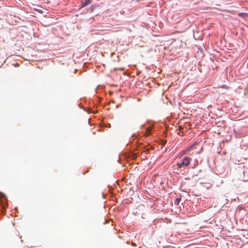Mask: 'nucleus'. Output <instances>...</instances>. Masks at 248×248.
<instances>
[{
    "label": "nucleus",
    "mask_w": 248,
    "mask_h": 248,
    "mask_svg": "<svg viewBox=\"0 0 248 248\" xmlns=\"http://www.w3.org/2000/svg\"><path fill=\"white\" fill-rule=\"evenodd\" d=\"M190 160L191 158L189 157H184V158L182 159L180 163H177V167L178 169H181L182 167L184 166H187L189 164Z\"/></svg>",
    "instance_id": "f257e3e1"
},
{
    "label": "nucleus",
    "mask_w": 248,
    "mask_h": 248,
    "mask_svg": "<svg viewBox=\"0 0 248 248\" xmlns=\"http://www.w3.org/2000/svg\"><path fill=\"white\" fill-rule=\"evenodd\" d=\"M7 197L6 195L2 193H0V204L1 205L2 208L5 209L7 207Z\"/></svg>",
    "instance_id": "f03ea898"
},
{
    "label": "nucleus",
    "mask_w": 248,
    "mask_h": 248,
    "mask_svg": "<svg viewBox=\"0 0 248 248\" xmlns=\"http://www.w3.org/2000/svg\"><path fill=\"white\" fill-rule=\"evenodd\" d=\"M154 126L153 124L150 125L148 127L146 128L144 135L145 136H148L151 135L152 129L154 128Z\"/></svg>",
    "instance_id": "7ed1b4c3"
},
{
    "label": "nucleus",
    "mask_w": 248,
    "mask_h": 248,
    "mask_svg": "<svg viewBox=\"0 0 248 248\" xmlns=\"http://www.w3.org/2000/svg\"><path fill=\"white\" fill-rule=\"evenodd\" d=\"M238 16L244 19H247L248 18V13L240 12L238 13Z\"/></svg>",
    "instance_id": "20e7f679"
},
{
    "label": "nucleus",
    "mask_w": 248,
    "mask_h": 248,
    "mask_svg": "<svg viewBox=\"0 0 248 248\" xmlns=\"http://www.w3.org/2000/svg\"><path fill=\"white\" fill-rule=\"evenodd\" d=\"M92 0H84L81 5L80 6L79 9H81L82 8H83L88 5H89L90 3H91Z\"/></svg>",
    "instance_id": "39448f33"
},
{
    "label": "nucleus",
    "mask_w": 248,
    "mask_h": 248,
    "mask_svg": "<svg viewBox=\"0 0 248 248\" xmlns=\"http://www.w3.org/2000/svg\"><path fill=\"white\" fill-rule=\"evenodd\" d=\"M99 7V5L97 4L92 5L90 8L88 9L89 11H90L91 12H93L94 11V10L97 8Z\"/></svg>",
    "instance_id": "423d86ee"
},
{
    "label": "nucleus",
    "mask_w": 248,
    "mask_h": 248,
    "mask_svg": "<svg viewBox=\"0 0 248 248\" xmlns=\"http://www.w3.org/2000/svg\"><path fill=\"white\" fill-rule=\"evenodd\" d=\"M219 169L220 170V175L222 176H225L227 175V172H226L223 168H219Z\"/></svg>",
    "instance_id": "0eeeda50"
},
{
    "label": "nucleus",
    "mask_w": 248,
    "mask_h": 248,
    "mask_svg": "<svg viewBox=\"0 0 248 248\" xmlns=\"http://www.w3.org/2000/svg\"><path fill=\"white\" fill-rule=\"evenodd\" d=\"M181 200V198H177L176 199L175 201H174V203L175 205H178Z\"/></svg>",
    "instance_id": "6e6552de"
},
{
    "label": "nucleus",
    "mask_w": 248,
    "mask_h": 248,
    "mask_svg": "<svg viewBox=\"0 0 248 248\" xmlns=\"http://www.w3.org/2000/svg\"><path fill=\"white\" fill-rule=\"evenodd\" d=\"M35 10L38 13H40V14H43L44 13V11L42 9H37V8H35Z\"/></svg>",
    "instance_id": "1a4fd4ad"
},
{
    "label": "nucleus",
    "mask_w": 248,
    "mask_h": 248,
    "mask_svg": "<svg viewBox=\"0 0 248 248\" xmlns=\"http://www.w3.org/2000/svg\"><path fill=\"white\" fill-rule=\"evenodd\" d=\"M144 126V124H142V125H141V128H142V127H143Z\"/></svg>",
    "instance_id": "9d476101"
},
{
    "label": "nucleus",
    "mask_w": 248,
    "mask_h": 248,
    "mask_svg": "<svg viewBox=\"0 0 248 248\" xmlns=\"http://www.w3.org/2000/svg\"><path fill=\"white\" fill-rule=\"evenodd\" d=\"M192 146H193V145L189 147V148L188 149V150H189L191 148H192Z\"/></svg>",
    "instance_id": "9b49d317"
},
{
    "label": "nucleus",
    "mask_w": 248,
    "mask_h": 248,
    "mask_svg": "<svg viewBox=\"0 0 248 248\" xmlns=\"http://www.w3.org/2000/svg\"><path fill=\"white\" fill-rule=\"evenodd\" d=\"M77 71H78V70H77V69H75V73H76V72H77Z\"/></svg>",
    "instance_id": "f8f14e48"
},
{
    "label": "nucleus",
    "mask_w": 248,
    "mask_h": 248,
    "mask_svg": "<svg viewBox=\"0 0 248 248\" xmlns=\"http://www.w3.org/2000/svg\"><path fill=\"white\" fill-rule=\"evenodd\" d=\"M78 106L80 107L81 108H82V107H81V105L80 104L78 105Z\"/></svg>",
    "instance_id": "ddd939ff"
},
{
    "label": "nucleus",
    "mask_w": 248,
    "mask_h": 248,
    "mask_svg": "<svg viewBox=\"0 0 248 248\" xmlns=\"http://www.w3.org/2000/svg\"><path fill=\"white\" fill-rule=\"evenodd\" d=\"M98 87H96V89H95V90H96V91L98 89Z\"/></svg>",
    "instance_id": "4468645a"
},
{
    "label": "nucleus",
    "mask_w": 248,
    "mask_h": 248,
    "mask_svg": "<svg viewBox=\"0 0 248 248\" xmlns=\"http://www.w3.org/2000/svg\"><path fill=\"white\" fill-rule=\"evenodd\" d=\"M247 180H243L244 181H246Z\"/></svg>",
    "instance_id": "2eb2a0df"
}]
</instances>
